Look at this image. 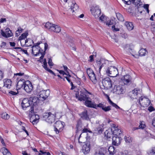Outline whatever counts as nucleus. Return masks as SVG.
<instances>
[{"label": "nucleus", "instance_id": "obj_1", "mask_svg": "<svg viewBox=\"0 0 155 155\" xmlns=\"http://www.w3.org/2000/svg\"><path fill=\"white\" fill-rule=\"evenodd\" d=\"M80 91V95L78 93L76 94V97L80 101H85L90 99V97H88L87 94H91V93L88 91L86 89L84 88L81 89Z\"/></svg>", "mask_w": 155, "mask_h": 155}, {"label": "nucleus", "instance_id": "obj_2", "mask_svg": "<svg viewBox=\"0 0 155 155\" xmlns=\"http://www.w3.org/2000/svg\"><path fill=\"white\" fill-rule=\"evenodd\" d=\"M45 27L49 30L54 32L58 33L61 31V28L58 25L51 23L49 22H47L45 25Z\"/></svg>", "mask_w": 155, "mask_h": 155}, {"label": "nucleus", "instance_id": "obj_3", "mask_svg": "<svg viewBox=\"0 0 155 155\" xmlns=\"http://www.w3.org/2000/svg\"><path fill=\"white\" fill-rule=\"evenodd\" d=\"M43 119L49 123H52L55 120L56 114H52L51 112L44 113L42 115Z\"/></svg>", "mask_w": 155, "mask_h": 155}, {"label": "nucleus", "instance_id": "obj_4", "mask_svg": "<svg viewBox=\"0 0 155 155\" xmlns=\"http://www.w3.org/2000/svg\"><path fill=\"white\" fill-rule=\"evenodd\" d=\"M21 105L22 109L24 110H26L27 108H30L29 110V113L33 112L34 109L31 105L30 100L28 98H25L22 101Z\"/></svg>", "mask_w": 155, "mask_h": 155}, {"label": "nucleus", "instance_id": "obj_5", "mask_svg": "<svg viewBox=\"0 0 155 155\" xmlns=\"http://www.w3.org/2000/svg\"><path fill=\"white\" fill-rule=\"evenodd\" d=\"M90 11L92 15L95 18H97L100 16L101 13L99 7L96 5L92 6L91 7Z\"/></svg>", "mask_w": 155, "mask_h": 155}, {"label": "nucleus", "instance_id": "obj_6", "mask_svg": "<svg viewBox=\"0 0 155 155\" xmlns=\"http://www.w3.org/2000/svg\"><path fill=\"white\" fill-rule=\"evenodd\" d=\"M106 72L107 74L110 77H114L119 74L117 69L114 66L109 67Z\"/></svg>", "mask_w": 155, "mask_h": 155}, {"label": "nucleus", "instance_id": "obj_7", "mask_svg": "<svg viewBox=\"0 0 155 155\" xmlns=\"http://www.w3.org/2000/svg\"><path fill=\"white\" fill-rule=\"evenodd\" d=\"M64 124L63 122L59 120L56 121L54 125V130L57 134L59 133L63 130Z\"/></svg>", "mask_w": 155, "mask_h": 155}, {"label": "nucleus", "instance_id": "obj_8", "mask_svg": "<svg viewBox=\"0 0 155 155\" xmlns=\"http://www.w3.org/2000/svg\"><path fill=\"white\" fill-rule=\"evenodd\" d=\"M102 83L104 87L107 89L110 88L112 87V84L110 79L108 77L103 79Z\"/></svg>", "mask_w": 155, "mask_h": 155}, {"label": "nucleus", "instance_id": "obj_9", "mask_svg": "<svg viewBox=\"0 0 155 155\" xmlns=\"http://www.w3.org/2000/svg\"><path fill=\"white\" fill-rule=\"evenodd\" d=\"M139 102L140 106L143 107H147L149 106L150 101L149 99L145 97H141L139 100Z\"/></svg>", "mask_w": 155, "mask_h": 155}, {"label": "nucleus", "instance_id": "obj_10", "mask_svg": "<svg viewBox=\"0 0 155 155\" xmlns=\"http://www.w3.org/2000/svg\"><path fill=\"white\" fill-rule=\"evenodd\" d=\"M125 91L124 87L121 85L115 86L114 89V92L118 94H124L125 92Z\"/></svg>", "mask_w": 155, "mask_h": 155}, {"label": "nucleus", "instance_id": "obj_11", "mask_svg": "<svg viewBox=\"0 0 155 155\" xmlns=\"http://www.w3.org/2000/svg\"><path fill=\"white\" fill-rule=\"evenodd\" d=\"M139 90L135 89L131 91H130L128 93V96L131 99L133 100L134 99H136L138 97V91Z\"/></svg>", "mask_w": 155, "mask_h": 155}, {"label": "nucleus", "instance_id": "obj_12", "mask_svg": "<svg viewBox=\"0 0 155 155\" xmlns=\"http://www.w3.org/2000/svg\"><path fill=\"white\" fill-rule=\"evenodd\" d=\"M50 93L49 90H44L40 91L38 94L40 98H42L44 100H45L49 96Z\"/></svg>", "mask_w": 155, "mask_h": 155}, {"label": "nucleus", "instance_id": "obj_13", "mask_svg": "<svg viewBox=\"0 0 155 155\" xmlns=\"http://www.w3.org/2000/svg\"><path fill=\"white\" fill-rule=\"evenodd\" d=\"M23 88L26 92L28 93L30 92L32 90L33 86L30 81H25Z\"/></svg>", "mask_w": 155, "mask_h": 155}, {"label": "nucleus", "instance_id": "obj_14", "mask_svg": "<svg viewBox=\"0 0 155 155\" xmlns=\"http://www.w3.org/2000/svg\"><path fill=\"white\" fill-rule=\"evenodd\" d=\"M91 145L89 143H87L84 144L82 147V151L84 154L88 153L90 150Z\"/></svg>", "mask_w": 155, "mask_h": 155}, {"label": "nucleus", "instance_id": "obj_15", "mask_svg": "<svg viewBox=\"0 0 155 155\" xmlns=\"http://www.w3.org/2000/svg\"><path fill=\"white\" fill-rule=\"evenodd\" d=\"M30 100L31 105L32 106L33 108H34L38 105L39 100L37 97H34L33 98L31 97Z\"/></svg>", "mask_w": 155, "mask_h": 155}, {"label": "nucleus", "instance_id": "obj_16", "mask_svg": "<svg viewBox=\"0 0 155 155\" xmlns=\"http://www.w3.org/2000/svg\"><path fill=\"white\" fill-rule=\"evenodd\" d=\"M39 117L38 115L34 114L31 116L30 120L33 125L36 124L38 122Z\"/></svg>", "mask_w": 155, "mask_h": 155}, {"label": "nucleus", "instance_id": "obj_17", "mask_svg": "<svg viewBox=\"0 0 155 155\" xmlns=\"http://www.w3.org/2000/svg\"><path fill=\"white\" fill-rule=\"evenodd\" d=\"M1 31L2 35L5 37H9L12 36V31L9 28H6L5 29V32L2 30H1Z\"/></svg>", "mask_w": 155, "mask_h": 155}, {"label": "nucleus", "instance_id": "obj_18", "mask_svg": "<svg viewBox=\"0 0 155 155\" xmlns=\"http://www.w3.org/2000/svg\"><path fill=\"white\" fill-rule=\"evenodd\" d=\"M111 131L113 134L117 136V135H119L120 134V130L118 129L117 127H116L115 125L114 124L112 126Z\"/></svg>", "mask_w": 155, "mask_h": 155}, {"label": "nucleus", "instance_id": "obj_19", "mask_svg": "<svg viewBox=\"0 0 155 155\" xmlns=\"http://www.w3.org/2000/svg\"><path fill=\"white\" fill-rule=\"evenodd\" d=\"M91 98L85 101L84 104L87 107H92L94 108L95 107L96 105L94 102H93L91 100Z\"/></svg>", "mask_w": 155, "mask_h": 155}, {"label": "nucleus", "instance_id": "obj_20", "mask_svg": "<svg viewBox=\"0 0 155 155\" xmlns=\"http://www.w3.org/2000/svg\"><path fill=\"white\" fill-rule=\"evenodd\" d=\"M122 80L125 84H127L131 82V76L129 75H124L122 78Z\"/></svg>", "mask_w": 155, "mask_h": 155}, {"label": "nucleus", "instance_id": "obj_21", "mask_svg": "<svg viewBox=\"0 0 155 155\" xmlns=\"http://www.w3.org/2000/svg\"><path fill=\"white\" fill-rule=\"evenodd\" d=\"M25 81L23 79H21L19 80L17 84L16 88L17 89H20L25 85Z\"/></svg>", "mask_w": 155, "mask_h": 155}, {"label": "nucleus", "instance_id": "obj_22", "mask_svg": "<svg viewBox=\"0 0 155 155\" xmlns=\"http://www.w3.org/2000/svg\"><path fill=\"white\" fill-rule=\"evenodd\" d=\"M40 51H41V48H38L36 46H33L32 47V54L35 56L39 54V52H40Z\"/></svg>", "mask_w": 155, "mask_h": 155}, {"label": "nucleus", "instance_id": "obj_23", "mask_svg": "<svg viewBox=\"0 0 155 155\" xmlns=\"http://www.w3.org/2000/svg\"><path fill=\"white\" fill-rule=\"evenodd\" d=\"M91 81L94 84H96L97 82L95 74L94 72L88 75Z\"/></svg>", "mask_w": 155, "mask_h": 155}, {"label": "nucleus", "instance_id": "obj_24", "mask_svg": "<svg viewBox=\"0 0 155 155\" xmlns=\"http://www.w3.org/2000/svg\"><path fill=\"white\" fill-rule=\"evenodd\" d=\"M120 143V138L114 136L112 137V144L117 146Z\"/></svg>", "mask_w": 155, "mask_h": 155}, {"label": "nucleus", "instance_id": "obj_25", "mask_svg": "<svg viewBox=\"0 0 155 155\" xmlns=\"http://www.w3.org/2000/svg\"><path fill=\"white\" fill-rule=\"evenodd\" d=\"M4 86L8 88H10L11 87L12 81L10 79H5L4 80Z\"/></svg>", "mask_w": 155, "mask_h": 155}, {"label": "nucleus", "instance_id": "obj_26", "mask_svg": "<svg viewBox=\"0 0 155 155\" xmlns=\"http://www.w3.org/2000/svg\"><path fill=\"white\" fill-rule=\"evenodd\" d=\"M131 3L135 5V7H136L137 8H140L142 6V2H141L140 0H131Z\"/></svg>", "mask_w": 155, "mask_h": 155}, {"label": "nucleus", "instance_id": "obj_27", "mask_svg": "<svg viewBox=\"0 0 155 155\" xmlns=\"http://www.w3.org/2000/svg\"><path fill=\"white\" fill-rule=\"evenodd\" d=\"M125 25L129 31H131L134 29V26L133 23L132 22L126 21L125 23Z\"/></svg>", "mask_w": 155, "mask_h": 155}, {"label": "nucleus", "instance_id": "obj_28", "mask_svg": "<svg viewBox=\"0 0 155 155\" xmlns=\"http://www.w3.org/2000/svg\"><path fill=\"white\" fill-rule=\"evenodd\" d=\"M81 117L83 120H88L89 119L87 110H85L81 113Z\"/></svg>", "mask_w": 155, "mask_h": 155}, {"label": "nucleus", "instance_id": "obj_29", "mask_svg": "<svg viewBox=\"0 0 155 155\" xmlns=\"http://www.w3.org/2000/svg\"><path fill=\"white\" fill-rule=\"evenodd\" d=\"M108 152L110 155H114L116 153L117 151L114 147L113 146H111L108 148Z\"/></svg>", "mask_w": 155, "mask_h": 155}, {"label": "nucleus", "instance_id": "obj_30", "mask_svg": "<svg viewBox=\"0 0 155 155\" xmlns=\"http://www.w3.org/2000/svg\"><path fill=\"white\" fill-rule=\"evenodd\" d=\"M139 55L140 56L146 55L148 53V51L146 48H141L139 51Z\"/></svg>", "mask_w": 155, "mask_h": 155}, {"label": "nucleus", "instance_id": "obj_31", "mask_svg": "<svg viewBox=\"0 0 155 155\" xmlns=\"http://www.w3.org/2000/svg\"><path fill=\"white\" fill-rule=\"evenodd\" d=\"M0 151L2 153L3 155H12L8 150L5 147H3L2 148Z\"/></svg>", "mask_w": 155, "mask_h": 155}, {"label": "nucleus", "instance_id": "obj_32", "mask_svg": "<svg viewBox=\"0 0 155 155\" xmlns=\"http://www.w3.org/2000/svg\"><path fill=\"white\" fill-rule=\"evenodd\" d=\"M76 128V132L77 134L80 131L82 130V126L81 123L80 122H78Z\"/></svg>", "mask_w": 155, "mask_h": 155}, {"label": "nucleus", "instance_id": "obj_33", "mask_svg": "<svg viewBox=\"0 0 155 155\" xmlns=\"http://www.w3.org/2000/svg\"><path fill=\"white\" fill-rule=\"evenodd\" d=\"M133 46L131 44L126 45L124 47V49L127 52H130V50H132Z\"/></svg>", "mask_w": 155, "mask_h": 155}, {"label": "nucleus", "instance_id": "obj_34", "mask_svg": "<svg viewBox=\"0 0 155 155\" xmlns=\"http://www.w3.org/2000/svg\"><path fill=\"white\" fill-rule=\"evenodd\" d=\"M104 124H102L99 126V127L96 128V130L97 131L98 134H101L104 130Z\"/></svg>", "mask_w": 155, "mask_h": 155}, {"label": "nucleus", "instance_id": "obj_35", "mask_svg": "<svg viewBox=\"0 0 155 155\" xmlns=\"http://www.w3.org/2000/svg\"><path fill=\"white\" fill-rule=\"evenodd\" d=\"M116 15L117 19L121 21H124V18L123 16L119 13H116Z\"/></svg>", "mask_w": 155, "mask_h": 155}, {"label": "nucleus", "instance_id": "obj_36", "mask_svg": "<svg viewBox=\"0 0 155 155\" xmlns=\"http://www.w3.org/2000/svg\"><path fill=\"white\" fill-rule=\"evenodd\" d=\"M71 8L73 12H75L78 8V6L77 4L75 3H72L71 6Z\"/></svg>", "mask_w": 155, "mask_h": 155}, {"label": "nucleus", "instance_id": "obj_37", "mask_svg": "<svg viewBox=\"0 0 155 155\" xmlns=\"http://www.w3.org/2000/svg\"><path fill=\"white\" fill-rule=\"evenodd\" d=\"M105 135L107 139L109 140L110 139H111V137H112V134L111 133L108 132L106 130L104 132Z\"/></svg>", "mask_w": 155, "mask_h": 155}, {"label": "nucleus", "instance_id": "obj_38", "mask_svg": "<svg viewBox=\"0 0 155 155\" xmlns=\"http://www.w3.org/2000/svg\"><path fill=\"white\" fill-rule=\"evenodd\" d=\"M94 155H104V153L103 151V149H100L96 151Z\"/></svg>", "mask_w": 155, "mask_h": 155}, {"label": "nucleus", "instance_id": "obj_39", "mask_svg": "<svg viewBox=\"0 0 155 155\" xmlns=\"http://www.w3.org/2000/svg\"><path fill=\"white\" fill-rule=\"evenodd\" d=\"M1 116L2 118L5 120L8 119L10 117L9 115L5 112L2 113Z\"/></svg>", "mask_w": 155, "mask_h": 155}, {"label": "nucleus", "instance_id": "obj_40", "mask_svg": "<svg viewBox=\"0 0 155 155\" xmlns=\"http://www.w3.org/2000/svg\"><path fill=\"white\" fill-rule=\"evenodd\" d=\"M124 140L125 142L128 143H130L132 141V138L130 137H128L125 136L124 138Z\"/></svg>", "mask_w": 155, "mask_h": 155}, {"label": "nucleus", "instance_id": "obj_41", "mask_svg": "<svg viewBox=\"0 0 155 155\" xmlns=\"http://www.w3.org/2000/svg\"><path fill=\"white\" fill-rule=\"evenodd\" d=\"M87 132H89V133H91L92 132L90 130H88V129H87V128H84L82 130V133L80 135L79 138H78L79 142L80 143V141H79V139L80 138V137H81L82 133H87Z\"/></svg>", "mask_w": 155, "mask_h": 155}, {"label": "nucleus", "instance_id": "obj_42", "mask_svg": "<svg viewBox=\"0 0 155 155\" xmlns=\"http://www.w3.org/2000/svg\"><path fill=\"white\" fill-rule=\"evenodd\" d=\"M148 155H155V147L153 148L151 150L147 152Z\"/></svg>", "mask_w": 155, "mask_h": 155}, {"label": "nucleus", "instance_id": "obj_43", "mask_svg": "<svg viewBox=\"0 0 155 155\" xmlns=\"http://www.w3.org/2000/svg\"><path fill=\"white\" fill-rule=\"evenodd\" d=\"M28 35V34L27 33H23L19 37V39L20 40L25 39L26 38Z\"/></svg>", "mask_w": 155, "mask_h": 155}, {"label": "nucleus", "instance_id": "obj_44", "mask_svg": "<svg viewBox=\"0 0 155 155\" xmlns=\"http://www.w3.org/2000/svg\"><path fill=\"white\" fill-rule=\"evenodd\" d=\"M146 127V125L144 124V122L142 121H140V125L139 127V129H142Z\"/></svg>", "mask_w": 155, "mask_h": 155}, {"label": "nucleus", "instance_id": "obj_45", "mask_svg": "<svg viewBox=\"0 0 155 155\" xmlns=\"http://www.w3.org/2000/svg\"><path fill=\"white\" fill-rule=\"evenodd\" d=\"M38 155H50V153L48 152H47L41 150L38 153Z\"/></svg>", "mask_w": 155, "mask_h": 155}, {"label": "nucleus", "instance_id": "obj_46", "mask_svg": "<svg viewBox=\"0 0 155 155\" xmlns=\"http://www.w3.org/2000/svg\"><path fill=\"white\" fill-rule=\"evenodd\" d=\"M105 60L103 59L100 60L99 61H97V66H100L103 63H104Z\"/></svg>", "mask_w": 155, "mask_h": 155}, {"label": "nucleus", "instance_id": "obj_47", "mask_svg": "<svg viewBox=\"0 0 155 155\" xmlns=\"http://www.w3.org/2000/svg\"><path fill=\"white\" fill-rule=\"evenodd\" d=\"M102 109L105 112L111 110V107L109 106L105 107L104 106Z\"/></svg>", "mask_w": 155, "mask_h": 155}, {"label": "nucleus", "instance_id": "obj_48", "mask_svg": "<svg viewBox=\"0 0 155 155\" xmlns=\"http://www.w3.org/2000/svg\"><path fill=\"white\" fill-rule=\"evenodd\" d=\"M67 75V76H65V77L64 76V78H66V79L67 81H68V82L70 83H71V82H72L71 81V80H70V78L71 77V75L69 74H67V75Z\"/></svg>", "mask_w": 155, "mask_h": 155}, {"label": "nucleus", "instance_id": "obj_49", "mask_svg": "<svg viewBox=\"0 0 155 155\" xmlns=\"http://www.w3.org/2000/svg\"><path fill=\"white\" fill-rule=\"evenodd\" d=\"M43 67L45 69L46 68H47V63L46 59L45 58L44 59L43 65Z\"/></svg>", "mask_w": 155, "mask_h": 155}, {"label": "nucleus", "instance_id": "obj_50", "mask_svg": "<svg viewBox=\"0 0 155 155\" xmlns=\"http://www.w3.org/2000/svg\"><path fill=\"white\" fill-rule=\"evenodd\" d=\"M95 104L96 106H95V107L94 108L95 109H97V107H99L101 108L102 109V107H104V105L103 104L101 103H100L98 104ZM94 106L95 107V106Z\"/></svg>", "mask_w": 155, "mask_h": 155}, {"label": "nucleus", "instance_id": "obj_51", "mask_svg": "<svg viewBox=\"0 0 155 155\" xmlns=\"http://www.w3.org/2000/svg\"><path fill=\"white\" fill-rule=\"evenodd\" d=\"M124 3L127 5H130L131 3V0H122Z\"/></svg>", "mask_w": 155, "mask_h": 155}, {"label": "nucleus", "instance_id": "obj_52", "mask_svg": "<svg viewBox=\"0 0 155 155\" xmlns=\"http://www.w3.org/2000/svg\"><path fill=\"white\" fill-rule=\"evenodd\" d=\"M9 93L11 95V96L16 95L18 94V91L16 92L13 91H9Z\"/></svg>", "mask_w": 155, "mask_h": 155}, {"label": "nucleus", "instance_id": "obj_53", "mask_svg": "<svg viewBox=\"0 0 155 155\" xmlns=\"http://www.w3.org/2000/svg\"><path fill=\"white\" fill-rule=\"evenodd\" d=\"M106 25L108 26L112 25L113 24V20H110V21H107L106 22Z\"/></svg>", "mask_w": 155, "mask_h": 155}, {"label": "nucleus", "instance_id": "obj_54", "mask_svg": "<svg viewBox=\"0 0 155 155\" xmlns=\"http://www.w3.org/2000/svg\"><path fill=\"white\" fill-rule=\"evenodd\" d=\"M149 5L147 4H145L143 6L144 8L147 11L148 13H149Z\"/></svg>", "mask_w": 155, "mask_h": 155}, {"label": "nucleus", "instance_id": "obj_55", "mask_svg": "<svg viewBox=\"0 0 155 155\" xmlns=\"http://www.w3.org/2000/svg\"><path fill=\"white\" fill-rule=\"evenodd\" d=\"M93 72V71L91 68H88L87 69V75H88L90 73Z\"/></svg>", "mask_w": 155, "mask_h": 155}, {"label": "nucleus", "instance_id": "obj_56", "mask_svg": "<svg viewBox=\"0 0 155 155\" xmlns=\"http://www.w3.org/2000/svg\"><path fill=\"white\" fill-rule=\"evenodd\" d=\"M111 105L117 109H120L121 110H122V109H121L116 104L114 103L113 102L111 104Z\"/></svg>", "mask_w": 155, "mask_h": 155}, {"label": "nucleus", "instance_id": "obj_57", "mask_svg": "<svg viewBox=\"0 0 155 155\" xmlns=\"http://www.w3.org/2000/svg\"><path fill=\"white\" fill-rule=\"evenodd\" d=\"M45 69L48 71V72H49V73H50L52 74L53 75H55V73L50 69L48 68H47Z\"/></svg>", "mask_w": 155, "mask_h": 155}, {"label": "nucleus", "instance_id": "obj_58", "mask_svg": "<svg viewBox=\"0 0 155 155\" xmlns=\"http://www.w3.org/2000/svg\"><path fill=\"white\" fill-rule=\"evenodd\" d=\"M48 63L50 66H53V64L52 62V59L51 58L49 59Z\"/></svg>", "mask_w": 155, "mask_h": 155}, {"label": "nucleus", "instance_id": "obj_59", "mask_svg": "<svg viewBox=\"0 0 155 155\" xmlns=\"http://www.w3.org/2000/svg\"><path fill=\"white\" fill-rule=\"evenodd\" d=\"M112 29L113 30V31H118L119 30V29L118 28H115V26L113 25L112 27Z\"/></svg>", "mask_w": 155, "mask_h": 155}, {"label": "nucleus", "instance_id": "obj_60", "mask_svg": "<svg viewBox=\"0 0 155 155\" xmlns=\"http://www.w3.org/2000/svg\"><path fill=\"white\" fill-rule=\"evenodd\" d=\"M23 30V29H22L21 27H18V30L16 31V34H17V32H18L19 33L22 32Z\"/></svg>", "mask_w": 155, "mask_h": 155}, {"label": "nucleus", "instance_id": "obj_61", "mask_svg": "<svg viewBox=\"0 0 155 155\" xmlns=\"http://www.w3.org/2000/svg\"><path fill=\"white\" fill-rule=\"evenodd\" d=\"M4 77V74L2 71L0 70V80H1Z\"/></svg>", "mask_w": 155, "mask_h": 155}, {"label": "nucleus", "instance_id": "obj_62", "mask_svg": "<svg viewBox=\"0 0 155 155\" xmlns=\"http://www.w3.org/2000/svg\"><path fill=\"white\" fill-rule=\"evenodd\" d=\"M21 129L23 130H24V131H25V132L26 133V134H27L28 136L29 135V134H28V131L26 130L24 126H22Z\"/></svg>", "mask_w": 155, "mask_h": 155}, {"label": "nucleus", "instance_id": "obj_63", "mask_svg": "<svg viewBox=\"0 0 155 155\" xmlns=\"http://www.w3.org/2000/svg\"><path fill=\"white\" fill-rule=\"evenodd\" d=\"M59 72L60 74H62L63 75H66L67 74V73H65L62 70L59 71Z\"/></svg>", "mask_w": 155, "mask_h": 155}, {"label": "nucleus", "instance_id": "obj_64", "mask_svg": "<svg viewBox=\"0 0 155 155\" xmlns=\"http://www.w3.org/2000/svg\"><path fill=\"white\" fill-rule=\"evenodd\" d=\"M0 140L2 143V144H3V145L4 146H5V143L4 142V141L2 138V137L0 136Z\"/></svg>", "mask_w": 155, "mask_h": 155}]
</instances>
